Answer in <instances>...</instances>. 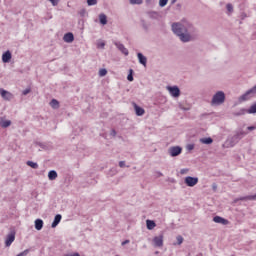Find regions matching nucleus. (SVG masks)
I'll list each match as a JSON object with an SVG mask.
<instances>
[{"instance_id":"nucleus-46","label":"nucleus","mask_w":256,"mask_h":256,"mask_svg":"<svg viewBox=\"0 0 256 256\" xmlns=\"http://www.w3.org/2000/svg\"><path fill=\"white\" fill-rule=\"evenodd\" d=\"M64 256H81L78 252H75L73 254H65Z\"/></svg>"},{"instance_id":"nucleus-50","label":"nucleus","mask_w":256,"mask_h":256,"mask_svg":"<svg viewBox=\"0 0 256 256\" xmlns=\"http://www.w3.org/2000/svg\"><path fill=\"white\" fill-rule=\"evenodd\" d=\"M127 243H129V240L123 241V242H122V246L127 245Z\"/></svg>"},{"instance_id":"nucleus-28","label":"nucleus","mask_w":256,"mask_h":256,"mask_svg":"<svg viewBox=\"0 0 256 256\" xmlns=\"http://www.w3.org/2000/svg\"><path fill=\"white\" fill-rule=\"evenodd\" d=\"M245 113H247V109L242 108L238 112H234L233 115L235 117H241V115H245Z\"/></svg>"},{"instance_id":"nucleus-35","label":"nucleus","mask_w":256,"mask_h":256,"mask_svg":"<svg viewBox=\"0 0 256 256\" xmlns=\"http://www.w3.org/2000/svg\"><path fill=\"white\" fill-rule=\"evenodd\" d=\"M87 5H89V7H92L93 5H97V0H87Z\"/></svg>"},{"instance_id":"nucleus-9","label":"nucleus","mask_w":256,"mask_h":256,"mask_svg":"<svg viewBox=\"0 0 256 256\" xmlns=\"http://www.w3.org/2000/svg\"><path fill=\"white\" fill-rule=\"evenodd\" d=\"M13 241H15V232H11L10 234L7 235L5 240L6 247H11Z\"/></svg>"},{"instance_id":"nucleus-16","label":"nucleus","mask_w":256,"mask_h":256,"mask_svg":"<svg viewBox=\"0 0 256 256\" xmlns=\"http://www.w3.org/2000/svg\"><path fill=\"white\" fill-rule=\"evenodd\" d=\"M61 219H63V216H61V214H57L54 217V220L51 224L52 229H55V227H57V225H59V223H61Z\"/></svg>"},{"instance_id":"nucleus-52","label":"nucleus","mask_w":256,"mask_h":256,"mask_svg":"<svg viewBox=\"0 0 256 256\" xmlns=\"http://www.w3.org/2000/svg\"><path fill=\"white\" fill-rule=\"evenodd\" d=\"M146 3H151V0H146Z\"/></svg>"},{"instance_id":"nucleus-3","label":"nucleus","mask_w":256,"mask_h":256,"mask_svg":"<svg viewBox=\"0 0 256 256\" xmlns=\"http://www.w3.org/2000/svg\"><path fill=\"white\" fill-rule=\"evenodd\" d=\"M211 103L212 105H222V103H225V92H216L212 97Z\"/></svg>"},{"instance_id":"nucleus-14","label":"nucleus","mask_w":256,"mask_h":256,"mask_svg":"<svg viewBox=\"0 0 256 256\" xmlns=\"http://www.w3.org/2000/svg\"><path fill=\"white\" fill-rule=\"evenodd\" d=\"M134 110H135L137 117H143V115H145V109L141 108L136 103H134Z\"/></svg>"},{"instance_id":"nucleus-40","label":"nucleus","mask_w":256,"mask_h":256,"mask_svg":"<svg viewBox=\"0 0 256 256\" xmlns=\"http://www.w3.org/2000/svg\"><path fill=\"white\" fill-rule=\"evenodd\" d=\"M98 49H105V42H100L97 44Z\"/></svg>"},{"instance_id":"nucleus-44","label":"nucleus","mask_w":256,"mask_h":256,"mask_svg":"<svg viewBox=\"0 0 256 256\" xmlns=\"http://www.w3.org/2000/svg\"><path fill=\"white\" fill-rule=\"evenodd\" d=\"M110 135L112 137H116L117 136V131H115V129H112L111 132H110Z\"/></svg>"},{"instance_id":"nucleus-27","label":"nucleus","mask_w":256,"mask_h":256,"mask_svg":"<svg viewBox=\"0 0 256 256\" xmlns=\"http://www.w3.org/2000/svg\"><path fill=\"white\" fill-rule=\"evenodd\" d=\"M247 113H249V115H254L256 113V103L250 106V108L247 110Z\"/></svg>"},{"instance_id":"nucleus-17","label":"nucleus","mask_w":256,"mask_h":256,"mask_svg":"<svg viewBox=\"0 0 256 256\" xmlns=\"http://www.w3.org/2000/svg\"><path fill=\"white\" fill-rule=\"evenodd\" d=\"M41 229H43V220L38 218L35 220V230L41 231Z\"/></svg>"},{"instance_id":"nucleus-11","label":"nucleus","mask_w":256,"mask_h":256,"mask_svg":"<svg viewBox=\"0 0 256 256\" xmlns=\"http://www.w3.org/2000/svg\"><path fill=\"white\" fill-rule=\"evenodd\" d=\"M213 221H214V223H218L220 225H229V220H227L221 216H214Z\"/></svg>"},{"instance_id":"nucleus-13","label":"nucleus","mask_w":256,"mask_h":256,"mask_svg":"<svg viewBox=\"0 0 256 256\" xmlns=\"http://www.w3.org/2000/svg\"><path fill=\"white\" fill-rule=\"evenodd\" d=\"M63 41L65 43H73V41H75V36L73 35L72 32H68L64 34Z\"/></svg>"},{"instance_id":"nucleus-15","label":"nucleus","mask_w":256,"mask_h":256,"mask_svg":"<svg viewBox=\"0 0 256 256\" xmlns=\"http://www.w3.org/2000/svg\"><path fill=\"white\" fill-rule=\"evenodd\" d=\"M12 54L11 51L7 50L2 54V61L3 63H9L11 61Z\"/></svg>"},{"instance_id":"nucleus-25","label":"nucleus","mask_w":256,"mask_h":256,"mask_svg":"<svg viewBox=\"0 0 256 256\" xmlns=\"http://www.w3.org/2000/svg\"><path fill=\"white\" fill-rule=\"evenodd\" d=\"M148 15L150 19H158L159 18V12L156 11H150L148 12Z\"/></svg>"},{"instance_id":"nucleus-21","label":"nucleus","mask_w":256,"mask_h":256,"mask_svg":"<svg viewBox=\"0 0 256 256\" xmlns=\"http://www.w3.org/2000/svg\"><path fill=\"white\" fill-rule=\"evenodd\" d=\"M200 143H203V145H211V143H213V138L211 137L201 138Z\"/></svg>"},{"instance_id":"nucleus-23","label":"nucleus","mask_w":256,"mask_h":256,"mask_svg":"<svg viewBox=\"0 0 256 256\" xmlns=\"http://www.w3.org/2000/svg\"><path fill=\"white\" fill-rule=\"evenodd\" d=\"M99 21H100L101 25H107V15H105L103 13L100 14Z\"/></svg>"},{"instance_id":"nucleus-49","label":"nucleus","mask_w":256,"mask_h":256,"mask_svg":"<svg viewBox=\"0 0 256 256\" xmlns=\"http://www.w3.org/2000/svg\"><path fill=\"white\" fill-rule=\"evenodd\" d=\"M156 173H157L158 177H163V173L162 172L157 171Z\"/></svg>"},{"instance_id":"nucleus-6","label":"nucleus","mask_w":256,"mask_h":256,"mask_svg":"<svg viewBox=\"0 0 256 256\" xmlns=\"http://www.w3.org/2000/svg\"><path fill=\"white\" fill-rule=\"evenodd\" d=\"M167 89L172 97H180L181 90L179 89V86H168Z\"/></svg>"},{"instance_id":"nucleus-51","label":"nucleus","mask_w":256,"mask_h":256,"mask_svg":"<svg viewBox=\"0 0 256 256\" xmlns=\"http://www.w3.org/2000/svg\"><path fill=\"white\" fill-rule=\"evenodd\" d=\"M170 3L171 5H175V3H177V0H171Z\"/></svg>"},{"instance_id":"nucleus-41","label":"nucleus","mask_w":256,"mask_h":256,"mask_svg":"<svg viewBox=\"0 0 256 256\" xmlns=\"http://www.w3.org/2000/svg\"><path fill=\"white\" fill-rule=\"evenodd\" d=\"M86 13H87V11L85 9H82L79 11L80 17H85Z\"/></svg>"},{"instance_id":"nucleus-36","label":"nucleus","mask_w":256,"mask_h":256,"mask_svg":"<svg viewBox=\"0 0 256 256\" xmlns=\"http://www.w3.org/2000/svg\"><path fill=\"white\" fill-rule=\"evenodd\" d=\"M226 9L229 13H233V4H231V3L227 4Z\"/></svg>"},{"instance_id":"nucleus-5","label":"nucleus","mask_w":256,"mask_h":256,"mask_svg":"<svg viewBox=\"0 0 256 256\" xmlns=\"http://www.w3.org/2000/svg\"><path fill=\"white\" fill-rule=\"evenodd\" d=\"M184 183H185V185H187V187H195V185H197V183H199V178L193 177V176H187L184 179Z\"/></svg>"},{"instance_id":"nucleus-19","label":"nucleus","mask_w":256,"mask_h":256,"mask_svg":"<svg viewBox=\"0 0 256 256\" xmlns=\"http://www.w3.org/2000/svg\"><path fill=\"white\" fill-rule=\"evenodd\" d=\"M156 226H157V224L155 223V221H153V220L146 221V227L149 231H151L152 229H155Z\"/></svg>"},{"instance_id":"nucleus-20","label":"nucleus","mask_w":256,"mask_h":256,"mask_svg":"<svg viewBox=\"0 0 256 256\" xmlns=\"http://www.w3.org/2000/svg\"><path fill=\"white\" fill-rule=\"evenodd\" d=\"M240 201H256V193L254 195L241 197Z\"/></svg>"},{"instance_id":"nucleus-33","label":"nucleus","mask_w":256,"mask_h":256,"mask_svg":"<svg viewBox=\"0 0 256 256\" xmlns=\"http://www.w3.org/2000/svg\"><path fill=\"white\" fill-rule=\"evenodd\" d=\"M131 5H141L143 0H130Z\"/></svg>"},{"instance_id":"nucleus-22","label":"nucleus","mask_w":256,"mask_h":256,"mask_svg":"<svg viewBox=\"0 0 256 256\" xmlns=\"http://www.w3.org/2000/svg\"><path fill=\"white\" fill-rule=\"evenodd\" d=\"M11 125V120H3L0 122V127H2V129H7V127H10Z\"/></svg>"},{"instance_id":"nucleus-34","label":"nucleus","mask_w":256,"mask_h":256,"mask_svg":"<svg viewBox=\"0 0 256 256\" xmlns=\"http://www.w3.org/2000/svg\"><path fill=\"white\" fill-rule=\"evenodd\" d=\"M133 69H130L129 70V74H128V76H127V80L128 81H133Z\"/></svg>"},{"instance_id":"nucleus-12","label":"nucleus","mask_w":256,"mask_h":256,"mask_svg":"<svg viewBox=\"0 0 256 256\" xmlns=\"http://www.w3.org/2000/svg\"><path fill=\"white\" fill-rule=\"evenodd\" d=\"M137 58H138L140 65H143V67H147V57L145 55H143V53L138 52Z\"/></svg>"},{"instance_id":"nucleus-32","label":"nucleus","mask_w":256,"mask_h":256,"mask_svg":"<svg viewBox=\"0 0 256 256\" xmlns=\"http://www.w3.org/2000/svg\"><path fill=\"white\" fill-rule=\"evenodd\" d=\"M105 75H107V69L102 68L99 70V76L100 77H105Z\"/></svg>"},{"instance_id":"nucleus-30","label":"nucleus","mask_w":256,"mask_h":256,"mask_svg":"<svg viewBox=\"0 0 256 256\" xmlns=\"http://www.w3.org/2000/svg\"><path fill=\"white\" fill-rule=\"evenodd\" d=\"M141 25H142V29H144V31H149V24H147V22L145 20H141Z\"/></svg>"},{"instance_id":"nucleus-37","label":"nucleus","mask_w":256,"mask_h":256,"mask_svg":"<svg viewBox=\"0 0 256 256\" xmlns=\"http://www.w3.org/2000/svg\"><path fill=\"white\" fill-rule=\"evenodd\" d=\"M176 240H177V245H181L183 243V236L181 235H178L176 237Z\"/></svg>"},{"instance_id":"nucleus-39","label":"nucleus","mask_w":256,"mask_h":256,"mask_svg":"<svg viewBox=\"0 0 256 256\" xmlns=\"http://www.w3.org/2000/svg\"><path fill=\"white\" fill-rule=\"evenodd\" d=\"M52 3L53 7H57L59 5V1L61 0H49Z\"/></svg>"},{"instance_id":"nucleus-38","label":"nucleus","mask_w":256,"mask_h":256,"mask_svg":"<svg viewBox=\"0 0 256 256\" xmlns=\"http://www.w3.org/2000/svg\"><path fill=\"white\" fill-rule=\"evenodd\" d=\"M186 149H187V151H193L195 149V145L194 144H188L186 146Z\"/></svg>"},{"instance_id":"nucleus-4","label":"nucleus","mask_w":256,"mask_h":256,"mask_svg":"<svg viewBox=\"0 0 256 256\" xmlns=\"http://www.w3.org/2000/svg\"><path fill=\"white\" fill-rule=\"evenodd\" d=\"M168 153L171 157H179L183 153V148L181 146H172L168 149Z\"/></svg>"},{"instance_id":"nucleus-48","label":"nucleus","mask_w":256,"mask_h":256,"mask_svg":"<svg viewBox=\"0 0 256 256\" xmlns=\"http://www.w3.org/2000/svg\"><path fill=\"white\" fill-rule=\"evenodd\" d=\"M187 171H189V169H181L180 173H181V175H185V173H187Z\"/></svg>"},{"instance_id":"nucleus-24","label":"nucleus","mask_w":256,"mask_h":256,"mask_svg":"<svg viewBox=\"0 0 256 256\" xmlns=\"http://www.w3.org/2000/svg\"><path fill=\"white\" fill-rule=\"evenodd\" d=\"M26 164L28 165V167H31L32 169H39V164H37V162L27 161Z\"/></svg>"},{"instance_id":"nucleus-45","label":"nucleus","mask_w":256,"mask_h":256,"mask_svg":"<svg viewBox=\"0 0 256 256\" xmlns=\"http://www.w3.org/2000/svg\"><path fill=\"white\" fill-rule=\"evenodd\" d=\"M255 129H256V126H248L247 127L248 131H255Z\"/></svg>"},{"instance_id":"nucleus-42","label":"nucleus","mask_w":256,"mask_h":256,"mask_svg":"<svg viewBox=\"0 0 256 256\" xmlns=\"http://www.w3.org/2000/svg\"><path fill=\"white\" fill-rule=\"evenodd\" d=\"M29 93H31V89L27 88L23 90L22 95H29Z\"/></svg>"},{"instance_id":"nucleus-8","label":"nucleus","mask_w":256,"mask_h":256,"mask_svg":"<svg viewBox=\"0 0 256 256\" xmlns=\"http://www.w3.org/2000/svg\"><path fill=\"white\" fill-rule=\"evenodd\" d=\"M0 95L5 101H11L13 99V94L3 88H0Z\"/></svg>"},{"instance_id":"nucleus-1","label":"nucleus","mask_w":256,"mask_h":256,"mask_svg":"<svg viewBox=\"0 0 256 256\" xmlns=\"http://www.w3.org/2000/svg\"><path fill=\"white\" fill-rule=\"evenodd\" d=\"M171 30L181 43H191L195 39V33H197V28L186 20L172 23Z\"/></svg>"},{"instance_id":"nucleus-43","label":"nucleus","mask_w":256,"mask_h":256,"mask_svg":"<svg viewBox=\"0 0 256 256\" xmlns=\"http://www.w3.org/2000/svg\"><path fill=\"white\" fill-rule=\"evenodd\" d=\"M37 145H38L39 147H41V149H47V145H45V144H43V143H41V142H38Z\"/></svg>"},{"instance_id":"nucleus-10","label":"nucleus","mask_w":256,"mask_h":256,"mask_svg":"<svg viewBox=\"0 0 256 256\" xmlns=\"http://www.w3.org/2000/svg\"><path fill=\"white\" fill-rule=\"evenodd\" d=\"M154 247H163V234L153 238Z\"/></svg>"},{"instance_id":"nucleus-26","label":"nucleus","mask_w":256,"mask_h":256,"mask_svg":"<svg viewBox=\"0 0 256 256\" xmlns=\"http://www.w3.org/2000/svg\"><path fill=\"white\" fill-rule=\"evenodd\" d=\"M50 105L53 109H59V101L57 99H52Z\"/></svg>"},{"instance_id":"nucleus-2","label":"nucleus","mask_w":256,"mask_h":256,"mask_svg":"<svg viewBox=\"0 0 256 256\" xmlns=\"http://www.w3.org/2000/svg\"><path fill=\"white\" fill-rule=\"evenodd\" d=\"M256 95V85L246 91L244 94H242L239 98L238 101L239 103H244V101H249L252 97H255Z\"/></svg>"},{"instance_id":"nucleus-31","label":"nucleus","mask_w":256,"mask_h":256,"mask_svg":"<svg viewBox=\"0 0 256 256\" xmlns=\"http://www.w3.org/2000/svg\"><path fill=\"white\" fill-rule=\"evenodd\" d=\"M169 0H159V7H166Z\"/></svg>"},{"instance_id":"nucleus-18","label":"nucleus","mask_w":256,"mask_h":256,"mask_svg":"<svg viewBox=\"0 0 256 256\" xmlns=\"http://www.w3.org/2000/svg\"><path fill=\"white\" fill-rule=\"evenodd\" d=\"M48 179H49V181H55V179H57V171L50 170L48 172Z\"/></svg>"},{"instance_id":"nucleus-7","label":"nucleus","mask_w":256,"mask_h":256,"mask_svg":"<svg viewBox=\"0 0 256 256\" xmlns=\"http://www.w3.org/2000/svg\"><path fill=\"white\" fill-rule=\"evenodd\" d=\"M115 47L120 50V52L127 57L129 55V50L121 42H114Z\"/></svg>"},{"instance_id":"nucleus-29","label":"nucleus","mask_w":256,"mask_h":256,"mask_svg":"<svg viewBox=\"0 0 256 256\" xmlns=\"http://www.w3.org/2000/svg\"><path fill=\"white\" fill-rule=\"evenodd\" d=\"M242 135H245V132H239V133H237L236 135H234V136L232 137V141H240Z\"/></svg>"},{"instance_id":"nucleus-47","label":"nucleus","mask_w":256,"mask_h":256,"mask_svg":"<svg viewBox=\"0 0 256 256\" xmlns=\"http://www.w3.org/2000/svg\"><path fill=\"white\" fill-rule=\"evenodd\" d=\"M119 167H121V169H123V167H125V161H120L119 162Z\"/></svg>"}]
</instances>
